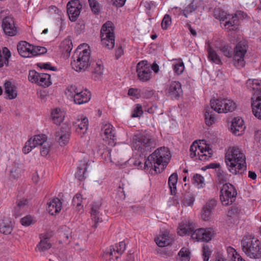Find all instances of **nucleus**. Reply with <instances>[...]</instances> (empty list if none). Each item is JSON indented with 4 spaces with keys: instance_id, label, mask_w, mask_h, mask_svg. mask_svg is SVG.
<instances>
[{
    "instance_id": "nucleus-1",
    "label": "nucleus",
    "mask_w": 261,
    "mask_h": 261,
    "mask_svg": "<svg viewBox=\"0 0 261 261\" xmlns=\"http://www.w3.org/2000/svg\"><path fill=\"white\" fill-rule=\"evenodd\" d=\"M225 162L228 171L232 174H242L247 170L246 156L237 147H230L225 156Z\"/></svg>"
},
{
    "instance_id": "nucleus-2",
    "label": "nucleus",
    "mask_w": 261,
    "mask_h": 261,
    "mask_svg": "<svg viewBox=\"0 0 261 261\" xmlns=\"http://www.w3.org/2000/svg\"><path fill=\"white\" fill-rule=\"evenodd\" d=\"M171 155L167 147H162L156 149L150 154L144 163V167L154 169L156 172H160L159 167L163 170L168 165Z\"/></svg>"
},
{
    "instance_id": "nucleus-3",
    "label": "nucleus",
    "mask_w": 261,
    "mask_h": 261,
    "mask_svg": "<svg viewBox=\"0 0 261 261\" xmlns=\"http://www.w3.org/2000/svg\"><path fill=\"white\" fill-rule=\"evenodd\" d=\"M243 251L252 259L261 258V242L251 235L244 236L241 242Z\"/></svg>"
},
{
    "instance_id": "nucleus-4",
    "label": "nucleus",
    "mask_w": 261,
    "mask_h": 261,
    "mask_svg": "<svg viewBox=\"0 0 261 261\" xmlns=\"http://www.w3.org/2000/svg\"><path fill=\"white\" fill-rule=\"evenodd\" d=\"M155 146V140L149 135H135L133 138V148L143 154L150 152Z\"/></svg>"
},
{
    "instance_id": "nucleus-5",
    "label": "nucleus",
    "mask_w": 261,
    "mask_h": 261,
    "mask_svg": "<svg viewBox=\"0 0 261 261\" xmlns=\"http://www.w3.org/2000/svg\"><path fill=\"white\" fill-rule=\"evenodd\" d=\"M210 105L214 111L218 113L232 112L236 108L234 101L226 98L212 99Z\"/></svg>"
},
{
    "instance_id": "nucleus-6",
    "label": "nucleus",
    "mask_w": 261,
    "mask_h": 261,
    "mask_svg": "<svg viewBox=\"0 0 261 261\" xmlns=\"http://www.w3.org/2000/svg\"><path fill=\"white\" fill-rule=\"evenodd\" d=\"M237 191L231 184L225 183L220 190V199L223 205H231L236 199Z\"/></svg>"
},
{
    "instance_id": "nucleus-7",
    "label": "nucleus",
    "mask_w": 261,
    "mask_h": 261,
    "mask_svg": "<svg viewBox=\"0 0 261 261\" xmlns=\"http://www.w3.org/2000/svg\"><path fill=\"white\" fill-rule=\"evenodd\" d=\"M248 17L247 14L241 10H237L234 14H231V19L226 21L223 24L226 31L233 32L239 30L240 20Z\"/></svg>"
},
{
    "instance_id": "nucleus-8",
    "label": "nucleus",
    "mask_w": 261,
    "mask_h": 261,
    "mask_svg": "<svg viewBox=\"0 0 261 261\" xmlns=\"http://www.w3.org/2000/svg\"><path fill=\"white\" fill-rule=\"evenodd\" d=\"M247 49L248 44L245 41L239 42L236 45L233 56V65L237 68L240 69L245 66L244 57Z\"/></svg>"
},
{
    "instance_id": "nucleus-9",
    "label": "nucleus",
    "mask_w": 261,
    "mask_h": 261,
    "mask_svg": "<svg viewBox=\"0 0 261 261\" xmlns=\"http://www.w3.org/2000/svg\"><path fill=\"white\" fill-rule=\"evenodd\" d=\"M165 95L172 100H177L182 94L181 84L178 81H172L164 89Z\"/></svg>"
},
{
    "instance_id": "nucleus-10",
    "label": "nucleus",
    "mask_w": 261,
    "mask_h": 261,
    "mask_svg": "<svg viewBox=\"0 0 261 261\" xmlns=\"http://www.w3.org/2000/svg\"><path fill=\"white\" fill-rule=\"evenodd\" d=\"M136 72L139 80L142 82H148L151 79L152 72L150 65L146 60L141 61L137 64Z\"/></svg>"
},
{
    "instance_id": "nucleus-11",
    "label": "nucleus",
    "mask_w": 261,
    "mask_h": 261,
    "mask_svg": "<svg viewBox=\"0 0 261 261\" xmlns=\"http://www.w3.org/2000/svg\"><path fill=\"white\" fill-rule=\"evenodd\" d=\"M70 134L69 126L64 124L56 132L55 139L61 146H65L69 142Z\"/></svg>"
},
{
    "instance_id": "nucleus-12",
    "label": "nucleus",
    "mask_w": 261,
    "mask_h": 261,
    "mask_svg": "<svg viewBox=\"0 0 261 261\" xmlns=\"http://www.w3.org/2000/svg\"><path fill=\"white\" fill-rule=\"evenodd\" d=\"M82 9V5L80 0H71L67 4V12L69 19L71 21L77 20Z\"/></svg>"
},
{
    "instance_id": "nucleus-13",
    "label": "nucleus",
    "mask_w": 261,
    "mask_h": 261,
    "mask_svg": "<svg viewBox=\"0 0 261 261\" xmlns=\"http://www.w3.org/2000/svg\"><path fill=\"white\" fill-rule=\"evenodd\" d=\"M214 234L213 230L211 228H198L191 233V238L197 242H208L212 240Z\"/></svg>"
},
{
    "instance_id": "nucleus-14",
    "label": "nucleus",
    "mask_w": 261,
    "mask_h": 261,
    "mask_svg": "<svg viewBox=\"0 0 261 261\" xmlns=\"http://www.w3.org/2000/svg\"><path fill=\"white\" fill-rule=\"evenodd\" d=\"M47 137L45 135H38L34 136L33 138L30 139L23 147L22 150L24 153H29L34 148L40 146L46 142Z\"/></svg>"
},
{
    "instance_id": "nucleus-15",
    "label": "nucleus",
    "mask_w": 261,
    "mask_h": 261,
    "mask_svg": "<svg viewBox=\"0 0 261 261\" xmlns=\"http://www.w3.org/2000/svg\"><path fill=\"white\" fill-rule=\"evenodd\" d=\"M101 131V135L103 141L107 142L109 145H114L116 138L115 130L112 125L110 123L106 124L102 127Z\"/></svg>"
},
{
    "instance_id": "nucleus-16",
    "label": "nucleus",
    "mask_w": 261,
    "mask_h": 261,
    "mask_svg": "<svg viewBox=\"0 0 261 261\" xmlns=\"http://www.w3.org/2000/svg\"><path fill=\"white\" fill-rule=\"evenodd\" d=\"M111 152L112 150L103 144H100L97 146V154L100 155L106 162H114L117 160L116 155L114 154V152H113V156H112ZM115 154H116L115 152Z\"/></svg>"
},
{
    "instance_id": "nucleus-17",
    "label": "nucleus",
    "mask_w": 261,
    "mask_h": 261,
    "mask_svg": "<svg viewBox=\"0 0 261 261\" xmlns=\"http://www.w3.org/2000/svg\"><path fill=\"white\" fill-rule=\"evenodd\" d=\"M125 249L126 244L124 241H121L119 244H115V246H110L107 254L111 256V259H113V257H114L115 259H117Z\"/></svg>"
},
{
    "instance_id": "nucleus-18",
    "label": "nucleus",
    "mask_w": 261,
    "mask_h": 261,
    "mask_svg": "<svg viewBox=\"0 0 261 261\" xmlns=\"http://www.w3.org/2000/svg\"><path fill=\"white\" fill-rule=\"evenodd\" d=\"M65 94L68 99L73 100L74 103L82 104V91H79L75 86L71 85L67 89Z\"/></svg>"
},
{
    "instance_id": "nucleus-19",
    "label": "nucleus",
    "mask_w": 261,
    "mask_h": 261,
    "mask_svg": "<svg viewBox=\"0 0 261 261\" xmlns=\"http://www.w3.org/2000/svg\"><path fill=\"white\" fill-rule=\"evenodd\" d=\"M33 45H32L26 41H20L17 45V51L20 56L23 58L32 57V50Z\"/></svg>"
},
{
    "instance_id": "nucleus-20",
    "label": "nucleus",
    "mask_w": 261,
    "mask_h": 261,
    "mask_svg": "<svg viewBox=\"0 0 261 261\" xmlns=\"http://www.w3.org/2000/svg\"><path fill=\"white\" fill-rule=\"evenodd\" d=\"M245 126L242 118L235 117L232 121L230 129L236 136L241 135L245 131Z\"/></svg>"
},
{
    "instance_id": "nucleus-21",
    "label": "nucleus",
    "mask_w": 261,
    "mask_h": 261,
    "mask_svg": "<svg viewBox=\"0 0 261 261\" xmlns=\"http://www.w3.org/2000/svg\"><path fill=\"white\" fill-rule=\"evenodd\" d=\"M2 27L4 33H15L17 31L13 17L8 16L2 21Z\"/></svg>"
},
{
    "instance_id": "nucleus-22",
    "label": "nucleus",
    "mask_w": 261,
    "mask_h": 261,
    "mask_svg": "<svg viewBox=\"0 0 261 261\" xmlns=\"http://www.w3.org/2000/svg\"><path fill=\"white\" fill-rule=\"evenodd\" d=\"M101 206V204L99 202H94L92 205L90 210V214L92 221L94 222L92 227L96 228L97 224L102 221L101 218H100V214L99 210Z\"/></svg>"
},
{
    "instance_id": "nucleus-23",
    "label": "nucleus",
    "mask_w": 261,
    "mask_h": 261,
    "mask_svg": "<svg viewBox=\"0 0 261 261\" xmlns=\"http://www.w3.org/2000/svg\"><path fill=\"white\" fill-rule=\"evenodd\" d=\"M91 49L87 43H83V70L87 69L92 64L90 60Z\"/></svg>"
},
{
    "instance_id": "nucleus-24",
    "label": "nucleus",
    "mask_w": 261,
    "mask_h": 261,
    "mask_svg": "<svg viewBox=\"0 0 261 261\" xmlns=\"http://www.w3.org/2000/svg\"><path fill=\"white\" fill-rule=\"evenodd\" d=\"M81 46H82V44L78 46L72 57V61L71 62L72 68L77 72H80L82 70V57H81V51H79Z\"/></svg>"
},
{
    "instance_id": "nucleus-25",
    "label": "nucleus",
    "mask_w": 261,
    "mask_h": 261,
    "mask_svg": "<svg viewBox=\"0 0 261 261\" xmlns=\"http://www.w3.org/2000/svg\"><path fill=\"white\" fill-rule=\"evenodd\" d=\"M251 103L252 111L255 117L261 119V93H256Z\"/></svg>"
},
{
    "instance_id": "nucleus-26",
    "label": "nucleus",
    "mask_w": 261,
    "mask_h": 261,
    "mask_svg": "<svg viewBox=\"0 0 261 261\" xmlns=\"http://www.w3.org/2000/svg\"><path fill=\"white\" fill-rule=\"evenodd\" d=\"M216 206V201L211 199L206 202L203 208L201 214L202 219L204 221L209 220L211 219L212 210Z\"/></svg>"
},
{
    "instance_id": "nucleus-27",
    "label": "nucleus",
    "mask_w": 261,
    "mask_h": 261,
    "mask_svg": "<svg viewBox=\"0 0 261 261\" xmlns=\"http://www.w3.org/2000/svg\"><path fill=\"white\" fill-rule=\"evenodd\" d=\"M47 211L51 215L59 213L62 207V202L58 198H54L47 203Z\"/></svg>"
},
{
    "instance_id": "nucleus-28",
    "label": "nucleus",
    "mask_w": 261,
    "mask_h": 261,
    "mask_svg": "<svg viewBox=\"0 0 261 261\" xmlns=\"http://www.w3.org/2000/svg\"><path fill=\"white\" fill-rule=\"evenodd\" d=\"M101 42L103 47L111 49L115 45L114 34H100Z\"/></svg>"
},
{
    "instance_id": "nucleus-29",
    "label": "nucleus",
    "mask_w": 261,
    "mask_h": 261,
    "mask_svg": "<svg viewBox=\"0 0 261 261\" xmlns=\"http://www.w3.org/2000/svg\"><path fill=\"white\" fill-rule=\"evenodd\" d=\"M5 94L6 95V98L9 99L15 98L17 96L16 87L11 82L8 81L4 84Z\"/></svg>"
},
{
    "instance_id": "nucleus-30",
    "label": "nucleus",
    "mask_w": 261,
    "mask_h": 261,
    "mask_svg": "<svg viewBox=\"0 0 261 261\" xmlns=\"http://www.w3.org/2000/svg\"><path fill=\"white\" fill-rule=\"evenodd\" d=\"M13 230V225L11 218L4 217L0 220V232L4 234L8 235Z\"/></svg>"
},
{
    "instance_id": "nucleus-31",
    "label": "nucleus",
    "mask_w": 261,
    "mask_h": 261,
    "mask_svg": "<svg viewBox=\"0 0 261 261\" xmlns=\"http://www.w3.org/2000/svg\"><path fill=\"white\" fill-rule=\"evenodd\" d=\"M214 17L220 21L221 27L224 29V23L229 19H231V14L220 8L215 9L214 11Z\"/></svg>"
},
{
    "instance_id": "nucleus-32",
    "label": "nucleus",
    "mask_w": 261,
    "mask_h": 261,
    "mask_svg": "<svg viewBox=\"0 0 261 261\" xmlns=\"http://www.w3.org/2000/svg\"><path fill=\"white\" fill-rule=\"evenodd\" d=\"M246 85L248 89L254 91L253 96L252 97V99L255 98V95L256 93L258 92L259 94L261 93V80L249 79L247 81Z\"/></svg>"
},
{
    "instance_id": "nucleus-33",
    "label": "nucleus",
    "mask_w": 261,
    "mask_h": 261,
    "mask_svg": "<svg viewBox=\"0 0 261 261\" xmlns=\"http://www.w3.org/2000/svg\"><path fill=\"white\" fill-rule=\"evenodd\" d=\"M213 151L209 146L205 145L204 147L201 146L198 147V155L199 159L202 161H205L212 155Z\"/></svg>"
},
{
    "instance_id": "nucleus-34",
    "label": "nucleus",
    "mask_w": 261,
    "mask_h": 261,
    "mask_svg": "<svg viewBox=\"0 0 261 261\" xmlns=\"http://www.w3.org/2000/svg\"><path fill=\"white\" fill-rule=\"evenodd\" d=\"M60 47L62 54L66 57H69L70 53L73 47L71 40L70 38H66L64 39L62 41Z\"/></svg>"
},
{
    "instance_id": "nucleus-35",
    "label": "nucleus",
    "mask_w": 261,
    "mask_h": 261,
    "mask_svg": "<svg viewBox=\"0 0 261 261\" xmlns=\"http://www.w3.org/2000/svg\"><path fill=\"white\" fill-rule=\"evenodd\" d=\"M214 109L211 106V108L207 107L205 108L204 113V119L205 124L210 126L214 124L216 121V118L213 112Z\"/></svg>"
},
{
    "instance_id": "nucleus-36",
    "label": "nucleus",
    "mask_w": 261,
    "mask_h": 261,
    "mask_svg": "<svg viewBox=\"0 0 261 261\" xmlns=\"http://www.w3.org/2000/svg\"><path fill=\"white\" fill-rule=\"evenodd\" d=\"M155 241L158 246L164 247L170 244L171 240L169 237V233L167 231H164L159 238L155 239Z\"/></svg>"
},
{
    "instance_id": "nucleus-37",
    "label": "nucleus",
    "mask_w": 261,
    "mask_h": 261,
    "mask_svg": "<svg viewBox=\"0 0 261 261\" xmlns=\"http://www.w3.org/2000/svg\"><path fill=\"white\" fill-rule=\"evenodd\" d=\"M94 70L92 71V78L94 81L99 80L103 74V66L101 61H98L95 64Z\"/></svg>"
},
{
    "instance_id": "nucleus-38",
    "label": "nucleus",
    "mask_w": 261,
    "mask_h": 261,
    "mask_svg": "<svg viewBox=\"0 0 261 261\" xmlns=\"http://www.w3.org/2000/svg\"><path fill=\"white\" fill-rule=\"evenodd\" d=\"M52 119L56 125H59L63 121L64 116L60 109H56L51 112Z\"/></svg>"
},
{
    "instance_id": "nucleus-39",
    "label": "nucleus",
    "mask_w": 261,
    "mask_h": 261,
    "mask_svg": "<svg viewBox=\"0 0 261 261\" xmlns=\"http://www.w3.org/2000/svg\"><path fill=\"white\" fill-rule=\"evenodd\" d=\"M177 179L178 176L176 173H172L169 177L168 185L172 195L175 194L176 191Z\"/></svg>"
},
{
    "instance_id": "nucleus-40",
    "label": "nucleus",
    "mask_w": 261,
    "mask_h": 261,
    "mask_svg": "<svg viewBox=\"0 0 261 261\" xmlns=\"http://www.w3.org/2000/svg\"><path fill=\"white\" fill-rule=\"evenodd\" d=\"M37 84L44 87H48L51 84L50 75L47 73H40Z\"/></svg>"
},
{
    "instance_id": "nucleus-41",
    "label": "nucleus",
    "mask_w": 261,
    "mask_h": 261,
    "mask_svg": "<svg viewBox=\"0 0 261 261\" xmlns=\"http://www.w3.org/2000/svg\"><path fill=\"white\" fill-rule=\"evenodd\" d=\"M200 2V0H193L191 3L185 8L184 10V13L186 17H187L189 14L193 12L197 8Z\"/></svg>"
},
{
    "instance_id": "nucleus-42",
    "label": "nucleus",
    "mask_w": 261,
    "mask_h": 261,
    "mask_svg": "<svg viewBox=\"0 0 261 261\" xmlns=\"http://www.w3.org/2000/svg\"><path fill=\"white\" fill-rule=\"evenodd\" d=\"M192 183L198 188H202L205 185L204 177L201 174L197 173L193 175Z\"/></svg>"
},
{
    "instance_id": "nucleus-43",
    "label": "nucleus",
    "mask_w": 261,
    "mask_h": 261,
    "mask_svg": "<svg viewBox=\"0 0 261 261\" xmlns=\"http://www.w3.org/2000/svg\"><path fill=\"white\" fill-rule=\"evenodd\" d=\"M194 201V197L193 194L189 192H186L183 194L182 202L184 205L191 206L193 204Z\"/></svg>"
},
{
    "instance_id": "nucleus-44",
    "label": "nucleus",
    "mask_w": 261,
    "mask_h": 261,
    "mask_svg": "<svg viewBox=\"0 0 261 261\" xmlns=\"http://www.w3.org/2000/svg\"><path fill=\"white\" fill-rule=\"evenodd\" d=\"M51 246V244L48 242V241L45 238L44 239L41 240L40 242L37 245L36 250L39 251V252H43L50 249Z\"/></svg>"
},
{
    "instance_id": "nucleus-45",
    "label": "nucleus",
    "mask_w": 261,
    "mask_h": 261,
    "mask_svg": "<svg viewBox=\"0 0 261 261\" xmlns=\"http://www.w3.org/2000/svg\"><path fill=\"white\" fill-rule=\"evenodd\" d=\"M208 58L211 61L217 64L221 63V59L216 52L210 46L207 48Z\"/></svg>"
},
{
    "instance_id": "nucleus-46",
    "label": "nucleus",
    "mask_w": 261,
    "mask_h": 261,
    "mask_svg": "<svg viewBox=\"0 0 261 261\" xmlns=\"http://www.w3.org/2000/svg\"><path fill=\"white\" fill-rule=\"evenodd\" d=\"M193 230L187 224H180L178 228L177 233L179 236L191 235Z\"/></svg>"
},
{
    "instance_id": "nucleus-47",
    "label": "nucleus",
    "mask_w": 261,
    "mask_h": 261,
    "mask_svg": "<svg viewBox=\"0 0 261 261\" xmlns=\"http://www.w3.org/2000/svg\"><path fill=\"white\" fill-rule=\"evenodd\" d=\"M230 175L224 172L223 170L219 169L217 172V180L220 184H225L228 180Z\"/></svg>"
},
{
    "instance_id": "nucleus-48",
    "label": "nucleus",
    "mask_w": 261,
    "mask_h": 261,
    "mask_svg": "<svg viewBox=\"0 0 261 261\" xmlns=\"http://www.w3.org/2000/svg\"><path fill=\"white\" fill-rule=\"evenodd\" d=\"M92 12L94 14H98L101 10V5L97 0H88Z\"/></svg>"
},
{
    "instance_id": "nucleus-49",
    "label": "nucleus",
    "mask_w": 261,
    "mask_h": 261,
    "mask_svg": "<svg viewBox=\"0 0 261 261\" xmlns=\"http://www.w3.org/2000/svg\"><path fill=\"white\" fill-rule=\"evenodd\" d=\"M173 70L177 74H181L185 69L184 62L181 60H179L175 62L173 64Z\"/></svg>"
},
{
    "instance_id": "nucleus-50",
    "label": "nucleus",
    "mask_w": 261,
    "mask_h": 261,
    "mask_svg": "<svg viewBox=\"0 0 261 261\" xmlns=\"http://www.w3.org/2000/svg\"><path fill=\"white\" fill-rule=\"evenodd\" d=\"M190 254L189 250L185 247H182L178 253V255L179 256L181 261H190Z\"/></svg>"
},
{
    "instance_id": "nucleus-51",
    "label": "nucleus",
    "mask_w": 261,
    "mask_h": 261,
    "mask_svg": "<svg viewBox=\"0 0 261 261\" xmlns=\"http://www.w3.org/2000/svg\"><path fill=\"white\" fill-rule=\"evenodd\" d=\"M115 25L111 21H107L101 28L100 33H114Z\"/></svg>"
},
{
    "instance_id": "nucleus-52",
    "label": "nucleus",
    "mask_w": 261,
    "mask_h": 261,
    "mask_svg": "<svg viewBox=\"0 0 261 261\" xmlns=\"http://www.w3.org/2000/svg\"><path fill=\"white\" fill-rule=\"evenodd\" d=\"M47 52V49L44 47L33 45L32 50V57L44 54Z\"/></svg>"
},
{
    "instance_id": "nucleus-53",
    "label": "nucleus",
    "mask_w": 261,
    "mask_h": 261,
    "mask_svg": "<svg viewBox=\"0 0 261 261\" xmlns=\"http://www.w3.org/2000/svg\"><path fill=\"white\" fill-rule=\"evenodd\" d=\"M143 113L142 107L140 104H137L132 114V117H138L141 116Z\"/></svg>"
},
{
    "instance_id": "nucleus-54",
    "label": "nucleus",
    "mask_w": 261,
    "mask_h": 261,
    "mask_svg": "<svg viewBox=\"0 0 261 261\" xmlns=\"http://www.w3.org/2000/svg\"><path fill=\"white\" fill-rule=\"evenodd\" d=\"M171 24V19L170 16L166 14L163 18L161 25L163 30H166Z\"/></svg>"
},
{
    "instance_id": "nucleus-55",
    "label": "nucleus",
    "mask_w": 261,
    "mask_h": 261,
    "mask_svg": "<svg viewBox=\"0 0 261 261\" xmlns=\"http://www.w3.org/2000/svg\"><path fill=\"white\" fill-rule=\"evenodd\" d=\"M40 73H38L35 70H31L29 72V80L32 83H37Z\"/></svg>"
},
{
    "instance_id": "nucleus-56",
    "label": "nucleus",
    "mask_w": 261,
    "mask_h": 261,
    "mask_svg": "<svg viewBox=\"0 0 261 261\" xmlns=\"http://www.w3.org/2000/svg\"><path fill=\"white\" fill-rule=\"evenodd\" d=\"M22 169L18 167H14L10 171V177L16 179L19 177Z\"/></svg>"
},
{
    "instance_id": "nucleus-57",
    "label": "nucleus",
    "mask_w": 261,
    "mask_h": 261,
    "mask_svg": "<svg viewBox=\"0 0 261 261\" xmlns=\"http://www.w3.org/2000/svg\"><path fill=\"white\" fill-rule=\"evenodd\" d=\"M50 146L47 141L43 143L40 146V153L41 155L44 156H46L50 151Z\"/></svg>"
},
{
    "instance_id": "nucleus-58",
    "label": "nucleus",
    "mask_w": 261,
    "mask_h": 261,
    "mask_svg": "<svg viewBox=\"0 0 261 261\" xmlns=\"http://www.w3.org/2000/svg\"><path fill=\"white\" fill-rule=\"evenodd\" d=\"M28 203V201L27 199H17L16 201V206L15 207V211H18L22 209Z\"/></svg>"
},
{
    "instance_id": "nucleus-59",
    "label": "nucleus",
    "mask_w": 261,
    "mask_h": 261,
    "mask_svg": "<svg viewBox=\"0 0 261 261\" xmlns=\"http://www.w3.org/2000/svg\"><path fill=\"white\" fill-rule=\"evenodd\" d=\"M231 49V47L228 45H224L222 46L220 49L224 55L228 58H231L232 57V51Z\"/></svg>"
},
{
    "instance_id": "nucleus-60",
    "label": "nucleus",
    "mask_w": 261,
    "mask_h": 261,
    "mask_svg": "<svg viewBox=\"0 0 261 261\" xmlns=\"http://www.w3.org/2000/svg\"><path fill=\"white\" fill-rule=\"evenodd\" d=\"M227 251L232 252V257L234 261H245L242 257L232 247H229L227 248Z\"/></svg>"
},
{
    "instance_id": "nucleus-61",
    "label": "nucleus",
    "mask_w": 261,
    "mask_h": 261,
    "mask_svg": "<svg viewBox=\"0 0 261 261\" xmlns=\"http://www.w3.org/2000/svg\"><path fill=\"white\" fill-rule=\"evenodd\" d=\"M211 254V251L207 245H204L202 248V255L203 256V261H208Z\"/></svg>"
},
{
    "instance_id": "nucleus-62",
    "label": "nucleus",
    "mask_w": 261,
    "mask_h": 261,
    "mask_svg": "<svg viewBox=\"0 0 261 261\" xmlns=\"http://www.w3.org/2000/svg\"><path fill=\"white\" fill-rule=\"evenodd\" d=\"M198 147H200V146L196 142H194L191 146L190 151L191 152L190 156L192 158L196 156V152L198 151Z\"/></svg>"
},
{
    "instance_id": "nucleus-63",
    "label": "nucleus",
    "mask_w": 261,
    "mask_h": 261,
    "mask_svg": "<svg viewBox=\"0 0 261 261\" xmlns=\"http://www.w3.org/2000/svg\"><path fill=\"white\" fill-rule=\"evenodd\" d=\"M91 98V92L87 89L83 90V103L88 102Z\"/></svg>"
},
{
    "instance_id": "nucleus-64",
    "label": "nucleus",
    "mask_w": 261,
    "mask_h": 261,
    "mask_svg": "<svg viewBox=\"0 0 261 261\" xmlns=\"http://www.w3.org/2000/svg\"><path fill=\"white\" fill-rule=\"evenodd\" d=\"M72 203L73 205L77 207L81 206L82 204V195L80 193H77L73 198Z\"/></svg>"
}]
</instances>
